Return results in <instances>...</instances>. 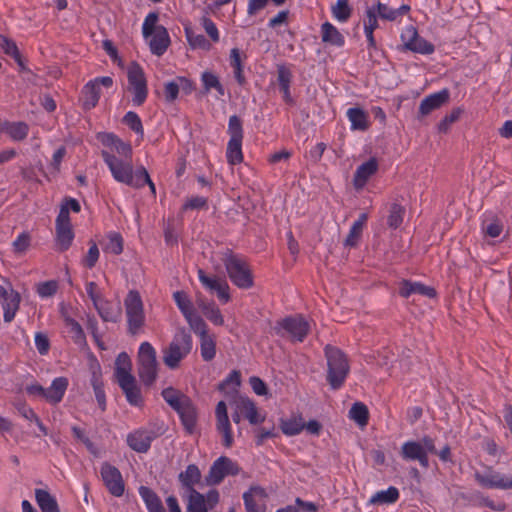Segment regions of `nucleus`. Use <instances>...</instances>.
<instances>
[{
    "label": "nucleus",
    "instance_id": "1",
    "mask_svg": "<svg viewBox=\"0 0 512 512\" xmlns=\"http://www.w3.org/2000/svg\"><path fill=\"white\" fill-rule=\"evenodd\" d=\"M159 16L156 12L146 15L142 24V35L147 41L153 55L162 56L170 45V36L167 29L158 25Z\"/></svg>",
    "mask_w": 512,
    "mask_h": 512
},
{
    "label": "nucleus",
    "instance_id": "2",
    "mask_svg": "<svg viewBox=\"0 0 512 512\" xmlns=\"http://www.w3.org/2000/svg\"><path fill=\"white\" fill-rule=\"evenodd\" d=\"M193 340L185 329H179L168 347L163 351V362L169 369L179 367L181 361L191 352Z\"/></svg>",
    "mask_w": 512,
    "mask_h": 512
},
{
    "label": "nucleus",
    "instance_id": "3",
    "mask_svg": "<svg viewBox=\"0 0 512 512\" xmlns=\"http://www.w3.org/2000/svg\"><path fill=\"white\" fill-rule=\"evenodd\" d=\"M102 158L107 165L113 179L130 187L138 186L137 169H134L132 159H120L117 155L103 150Z\"/></svg>",
    "mask_w": 512,
    "mask_h": 512
},
{
    "label": "nucleus",
    "instance_id": "4",
    "mask_svg": "<svg viewBox=\"0 0 512 512\" xmlns=\"http://www.w3.org/2000/svg\"><path fill=\"white\" fill-rule=\"evenodd\" d=\"M327 358V381L332 389L340 388L349 372V363L344 354L336 347L327 346L325 348Z\"/></svg>",
    "mask_w": 512,
    "mask_h": 512
},
{
    "label": "nucleus",
    "instance_id": "5",
    "mask_svg": "<svg viewBox=\"0 0 512 512\" xmlns=\"http://www.w3.org/2000/svg\"><path fill=\"white\" fill-rule=\"evenodd\" d=\"M223 261L227 274L236 287L246 290L254 285L251 269L243 258L238 255L228 254Z\"/></svg>",
    "mask_w": 512,
    "mask_h": 512
},
{
    "label": "nucleus",
    "instance_id": "6",
    "mask_svg": "<svg viewBox=\"0 0 512 512\" xmlns=\"http://www.w3.org/2000/svg\"><path fill=\"white\" fill-rule=\"evenodd\" d=\"M138 374L142 382L151 385L157 377L158 362L155 348L151 343L142 342L138 349Z\"/></svg>",
    "mask_w": 512,
    "mask_h": 512
},
{
    "label": "nucleus",
    "instance_id": "7",
    "mask_svg": "<svg viewBox=\"0 0 512 512\" xmlns=\"http://www.w3.org/2000/svg\"><path fill=\"white\" fill-rule=\"evenodd\" d=\"M127 328L132 335L138 334L145 323L142 298L138 291L130 290L124 300Z\"/></svg>",
    "mask_w": 512,
    "mask_h": 512
},
{
    "label": "nucleus",
    "instance_id": "8",
    "mask_svg": "<svg viewBox=\"0 0 512 512\" xmlns=\"http://www.w3.org/2000/svg\"><path fill=\"white\" fill-rule=\"evenodd\" d=\"M402 45L398 47L401 52L410 51L422 55H430L435 52L433 43L421 37L415 26H407L400 35Z\"/></svg>",
    "mask_w": 512,
    "mask_h": 512
},
{
    "label": "nucleus",
    "instance_id": "9",
    "mask_svg": "<svg viewBox=\"0 0 512 512\" xmlns=\"http://www.w3.org/2000/svg\"><path fill=\"white\" fill-rule=\"evenodd\" d=\"M129 91L132 93V104L141 106L147 99L148 87L145 73L142 67L133 62L127 70Z\"/></svg>",
    "mask_w": 512,
    "mask_h": 512
},
{
    "label": "nucleus",
    "instance_id": "10",
    "mask_svg": "<svg viewBox=\"0 0 512 512\" xmlns=\"http://www.w3.org/2000/svg\"><path fill=\"white\" fill-rule=\"evenodd\" d=\"M310 325L308 321L300 315L290 316L282 319L275 326L276 333L287 335L295 341L302 342L306 337Z\"/></svg>",
    "mask_w": 512,
    "mask_h": 512
},
{
    "label": "nucleus",
    "instance_id": "11",
    "mask_svg": "<svg viewBox=\"0 0 512 512\" xmlns=\"http://www.w3.org/2000/svg\"><path fill=\"white\" fill-rule=\"evenodd\" d=\"M114 84L113 78L110 76L96 77L88 81L82 89L81 101L84 109L90 110L94 108L100 99L101 87L111 88Z\"/></svg>",
    "mask_w": 512,
    "mask_h": 512
},
{
    "label": "nucleus",
    "instance_id": "12",
    "mask_svg": "<svg viewBox=\"0 0 512 512\" xmlns=\"http://www.w3.org/2000/svg\"><path fill=\"white\" fill-rule=\"evenodd\" d=\"M241 471L239 465L226 456L218 457L211 465L205 481L208 485H218L228 475H238Z\"/></svg>",
    "mask_w": 512,
    "mask_h": 512
},
{
    "label": "nucleus",
    "instance_id": "13",
    "mask_svg": "<svg viewBox=\"0 0 512 512\" xmlns=\"http://www.w3.org/2000/svg\"><path fill=\"white\" fill-rule=\"evenodd\" d=\"M485 469L486 474H481L478 471L474 474V479L480 486L488 489H512V475H502L492 466H485Z\"/></svg>",
    "mask_w": 512,
    "mask_h": 512
},
{
    "label": "nucleus",
    "instance_id": "14",
    "mask_svg": "<svg viewBox=\"0 0 512 512\" xmlns=\"http://www.w3.org/2000/svg\"><path fill=\"white\" fill-rule=\"evenodd\" d=\"M220 495L216 489L209 490L202 494L197 490L188 492L187 512H208L219 502Z\"/></svg>",
    "mask_w": 512,
    "mask_h": 512
},
{
    "label": "nucleus",
    "instance_id": "15",
    "mask_svg": "<svg viewBox=\"0 0 512 512\" xmlns=\"http://www.w3.org/2000/svg\"><path fill=\"white\" fill-rule=\"evenodd\" d=\"M100 474L105 487L111 495L121 497L124 494L125 484L118 468L105 462L101 465Z\"/></svg>",
    "mask_w": 512,
    "mask_h": 512
},
{
    "label": "nucleus",
    "instance_id": "16",
    "mask_svg": "<svg viewBox=\"0 0 512 512\" xmlns=\"http://www.w3.org/2000/svg\"><path fill=\"white\" fill-rule=\"evenodd\" d=\"M20 300L19 293L9 283L0 285V304L3 308V319L5 322L9 323L14 319L19 309Z\"/></svg>",
    "mask_w": 512,
    "mask_h": 512
},
{
    "label": "nucleus",
    "instance_id": "17",
    "mask_svg": "<svg viewBox=\"0 0 512 512\" xmlns=\"http://www.w3.org/2000/svg\"><path fill=\"white\" fill-rule=\"evenodd\" d=\"M450 100V91L448 88H443L442 90L432 93L426 96L420 102L418 108L417 119L420 120L423 117L429 115L433 111L440 109Z\"/></svg>",
    "mask_w": 512,
    "mask_h": 512
},
{
    "label": "nucleus",
    "instance_id": "18",
    "mask_svg": "<svg viewBox=\"0 0 512 512\" xmlns=\"http://www.w3.org/2000/svg\"><path fill=\"white\" fill-rule=\"evenodd\" d=\"M156 434L149 429L139 428L127 435V445L137 453H146L150 447L152 441L156 438Z\"/></svg>",
    "mask_w": 512,
    "mask_h": 512
},
{
    "label": "nucleus",
    "instance_id": "19",
    "mask_svg": "<svg viewBox=\"0 0 512 512\" xmlns=\"http://www.w3.org/2000/svg\"><path fill=\"white\" fill-rule=\"evenodd\" d=\"M216 428L217 431L222 435V444L229 448L233 444V435L230 420L227 413V406L224 401L218 402L216 409Z\"/></svg>",
    "mask_w": 512,
    "mask_h": 512
},
{
    "label": "nucleus",
    "instance_id": "20",
    "mask_svg": "<svg viewBox=\"0 0 512 512\" xmlns=\"http://www.w3.org/2000/svg\"><path fill=\"white\" fill-rule=\"evenodd\" d=\"M235 407L252 425L260 424L266 418V414L260 412L255 402L247 396H238L235 400Z\"/></svg>",
    "mask_w": 512,
    "mask_h": 512
},
{
    "label": "nucleus",
    "instance_id": "21",
    "mask_svg": "<svg viewBox=\"0 0 512 512\" xmlns=\"http://www.w3.org/2000/svg\"><path fill=\"white\" fill-rule=\"evenodd\" d=\"M401 457L407 461H418L424 469L429 468V458L426 455L425 448L418 441H406L401 446Z\"/></svg>",
    "mask_w": 512,
    "mask_h": 512
},
{
    "label": "nucleus",
    "instance_id": "22",
    "mask_svg": "<svg viewBox=\"0 0 512 512\" xmlns=\"http://www.w3.org/2000/svg\"><path fill=\"white\" fill-rule=\"evenodd\" d=\"M268 494L261 486H252L243 494L246 512H264Z\"/></svg>",
    "mask_w": 512,
    "mask_h": 512
},
{
    "label": "nucleus",
    "instance_id": "23",
    "mask_svg": "<svg viewBox=\"0 0 512 512\" xmlns=\"http://www.w3.org/2000/svg\"><path fill=\"white\" fill-rule=\"evenodd\" d=\"M398 294L403 298H409L413 294H419L432 299L437 296V291L434 287L427 286L421 282L403 279L399 283Z\"/></svg>",
    "mask_w": 512,
    "mask_h": 512
},
{
    "label": "nucleus",
    "instance_id": "24",
    "mask_svg": "<svg viewBox=\"0 0 512 512\" xmlns=\"http://www.w3.org/2000/svg\"><path fill=\"white\" fill-rule=\"evenodd\" d=\"M247 59L245 52L239 48H232L229 53V66L232 69L233 76L238 85L243 86L246 83L244 74V64Z\"/></svg>",
    "mask_w": 512,
    "mask_h": 512
},
{
    "label": "nucleus",
    "instance_id": "25",
    "mask_svg": "<svg viewBox=\"0 0 512 512\" xmlns=\"http://www.w3.org/2000/svg\"><path fill=\"white\" fill-rule=\"evenodd\" d=\"M378 167L379 164L375 157H371L369 160L358 166L354 173V189H362L370 177L378 171Z\"/></svg>",
    "mask_w": 512,
    "mask_h": 512
},
{
    "label": "nucleus",
    "instance_id": "26",
    "mask_svg": "<svg viewBox=\"0 0 512 512\" xmlns=\"http://www.w3.org/2000/svg\"><path fill=\"white\" fill-rule=\"evenodd\" d=\"M69 381L66 377H56L50 386L46 388V401L51 405L60 403L67 391Z\"/></svg>",
    "mask_w": 512,
    "mask_h": 512
},
{
    "label": "nucleus",
    "instance_id": "27",
    "mask_svg": "<svg viewBox=\"0 0 512 512\" xmlns=\"http://www.w3.org/2000/svg\"><path fill=\"white\" fill-rule=\"evenodd\" d=\"M201 84L203 87V91L206 94L211 93L212 91L216 92V98L219 99L226 94L225 87L220 81L219 76L210 70H205L201 73L200 76Z\"/></svg>",
    "mask_w": 512,
    "mask_h": 512
},
{
    "label": "nucleus",
    "instance_id": "28",
    "mask_svg": "<svg viewBox=\"0 0 512 512\" xmlns=\"http://www.w3.org/2000/svg\"><path fill=\"white\" fill-rule=\"evenodd\" d=\"M117 382L120 388L122 389L123 393L125 394V397L129 404L133 406H140L142 403V396L140 388L136 383L135 377L123 378Z\"/></svg>",
    "mask_w": 512,
    "mask_h": 512
},
{
    "label": "nucleus",
    "instance_id": "29",
    "mask_svg": "<svg viewBox=\"0 0 512 512\" xmlns=\"http://www.w3.org/2000/svg\"><path fill=\"white\" fill-rule=\"evenodd\" d=\"M201 471L195 464H189L184 471H182L179 476V482L183 488L187 490V492H191L195 489V485H197L201 480Z\"/></svg>",
    "mask_w": 512,
    "mask_h": 512
},
{
    "label": "nucleus",
    "instance_id": "30",
    "mask_svg": "<svg viewBox=\"0 0 512 512\" xmlns=\"http://www.w3.org/2000/svg\"><path fill=\"white\" fill-rule=\"evenodd\" d=\"M279 424L282 433L288 437L300 434L305 426L300 414H294L289 418H281Z\"/></svg>",
    "mask_w": 512,
    "mask_h": 512
},
{
    "label": "nucleus",
    "instance_id": "31",
    "mask_svg": "<svg viewBox=\"0 0 512 512\" xmlns=\"http://www.w3.org/2000/svg\"><path fill=\"white\" fill-rule=\"evenodd\" d=\"M376 12V16L388 21H395L398 17L406 15L410 12L411 7L408 4H402L399 8H390L388 5L378 2L376 6H373Z\"/></svg>",
    "mask_w": 512,
    "mask_h": 512
},
{
    "label": "nucleus",
    "instance_id": "32",
    "mask_svg": "<svg viewBox=\"0 0 512 512\" xmlns=\"http://www.w3.org/2000/svg\"><path fill=\"white\" fill-rule=\"evenodd\" d=\"M138 492L148 512H165L159 496L152 489L140 486Z\"/></svg>",
    "mask_w": 512,
    "mask_h": 512
},
{
    "label": "nucleus",
    "instance_id": "33",
    "mask_svg": "<svg viewBox=\"0 0 512 512\" xmlns=\"http://www.w3.org/2000/svg\"><path fill=\"white\" fill-rule=\"evenodd\" d=\"M321 38L324 43L336 47H342L345 43L343 34L330 22L321 25Z\"/></svg>",
    "mask_w": 512,
    "mask_h": 512
},
{
    "label": "nucleus",
    "instance_id": "34",
    "mask_svg": "<svg viewBox=\"0 0 512 512\" xmlns=\"http://www.w3.org/2000/svg\"><path fill=\"white\" fill-rule=\"evenodd\" d=\"M378 27V20L374 7H368L366 17L364 19V32L368 42L369 49H376V40L374 37V30Z\"/></svg>",
    "mask_w": 512,
    "mask_h": 512
},
{
    "label": "nucleus",
    "instance_id": "35",
    "mask_svg": "<svg viewBox=\"0 0 512 512\" xmlns=\"http://www.w3.org/2000/svg\"><path fill=\"white\" fill-rule=\"evenodd\" d=\"M2 132H5L13 141L24 140L29 133V126L25 122H3Z\"/></svg>",
    "mask_w": 512,
    "mask_h": 512
},
{
    "label": "nucleus",
    "instance_id": "36",
    "mask_svg": "<svg viewBox=\"0 0 512 512\" xmlns=\"http://www.w3.org/2000/svg\"><path fill=\"white\" fill-rule=\"evenodd\" d=\"M278 84L281 92L283 93V99L287 103H292V96L290 93V84L292 80V72L286 65L277 66Z\"/></svg>",
    "mask_w": 512,
    "mask_h": 512
},
{
    "label": "nucleus",
    "instance_id": "37",
    "mask_svg": "<svg viewBox=\"0 0 512 512\" xmlns=\"http://www.w3.org/2000/svg\"><path fill=\"white\" fill-rule=\"evenodd\" d=\"M399 496V490L394 486H389L386 490L377 491L369 499V503L373 505H389L397 502Z\"/></svg>",
    "mask_w": 512,
    "mask_h": 512
},
{
    "label": "nucleus",
    "instance_id": "38",
    "mask_svg": "<svg viewBox=\"0 0 512 512\" xmlns=\"http://www.w3.org/2000/svg\"><path fill=\"white\" fill-rule=\"evenodd\" d=\"M187 431L192 432L196 424V409L190 399L176 410Z\"/></svg>",
    "mask_w": 512,
    "mask_h": 512
},
{
    "label": "nucleus",
    "instance_id": "39",
    "mask_svg": "<svg viewBox=\"0 0 512 512\" xmlns=\"http://www.w3.org/2000/svg\"><path fill=\"white\" fill-rule=\"evenodd\" d=\"M36 502L42 512H59L55 498L46 490H35Z\"/></svg>",
    "mask_w": 512,
    "mask_h": 512
},
{
    "label": "nucleus",
    "instance_id": "40",
    "mask_svg": "<svg viewBox=\"0 0 512 512\" xmlns=\"http://www.w3.org/2000/svg\"><path fill=\"white\" fill-rule=\"evenodd\" d=\"M131 360L129 355L126 352H121L115 361V377L117 381L123 378H131L134 377L131 374Z\"/></svg>",
    "mask_w": 512,
    "mask_h": 512
},
{
    "label": "nucleus",
    "instance_id": "41",
    "mask_svg": "<svg viewBox=\"0 0 512 512\" xmlns=\"http://www.w3.org/2000/svg\"><path fill=\"white\" fill-rule=\"evenodd\" d=\"M101 245L104 252L119 255L123 251V238L117 232H109Z\"/></svg>",
    "mask_w": 512,
    "mask_h": 512
},
{
    "label": "nucleus",
    "instance_id": "42",
    "mask_svg": "<svg viewBox=\"0 0 512 512\" xmlns=\"http://www.w3.org/2000/svg\"><path fill=\"white\" fill-rule=\"evenodd\" d=\"M101 319L105 322H117L120 316L119 310L115 309L113 305L102 298L100 302L94 305Z\"/></svg>",
    "mask_w": 512,
    "mask_h": 512
},
{
    "label": "nucleus",
    "instance_id": "43",
    "mask_svg": "<svg viewBox=\"0 0 512 512\" xmlns=\"http://www.w3.org/2000/svg\"><path fill=\"white\" fill-rule=\"evenodd\" d=\"M200 338V354L204 361H211L216 355V340L212 334H204Z\"/></svg>",
    "mask_w": 512,
    "mask_h": 512
},
{
    "label": "nucleus",
    "instance_id": "44",
    "mask_svg": "<svg viewBox=\"0 0 512 512\" xmlns=\"http://www.w3.org/2000/svg\"><path fill=\"white\" fill-rule=\"evenodd\" d=\"M56 229V244L59 250H67L73 242L74 232L72 226H55Z\"/></svg>",
    "mask_w": 512,
    "mask_h": 512
},
{
    "label": "nucleus",
    "instance_id": "45",
    "mask_svg": "<svg viewBox=\"0 0 512 512\" xmlns=\"http://www.w3.org/2000/svg\"><path fill=\"white\" fill-rule=\"evenodd\" d=\"M370 420V411L367 405L361 401H354V424L365 430Z\"/></svg>",
    "mask_w": 512,
    "mask_h": 512
},
{
    "label": "nucleus",
    "instance_id": "46",
    "mask_svg": "<svg viewBox=\"0 0 512 512\" xmlns=\"http://www.w3.org/2000/svg\"><path fill=\"white\" fill-rule=\"evenodd\" d=\"M162 397L166 403L175 411L180 408L189 398L182 394L180 391L168 387L162 391Z\"/></svg>",
    "mask_w": 512,
    "mask_h": 512
},
{
    "label": "nucleus",
    "instance_id": "47",
    "mask_svg": "<svg viewBox=\"0 0 512 512\" xmlns=\"http://www.w3.org/2000/svg\"><path fill=\"white\" fill-rule=\"evenodd\" d=\"M199 307L204 314V316L211 321L214 325L221 326L224 324V318L220 311V309L216 306L215 303H200Z\"/></svg>",
    "mask_w": 512,
    "mask_h": 512
},
{
    "label": "nucleus",
    "instance_id": "48",
    "mask_svg": "<svg viewBox=\"0 0 512 512\" xmlns=\"http://www.w3.org/2000/svg\"><path fill=\"white\" fill-rule=\"evenodd\" d=\"M406 209L399 203H392L389 209V215L387 218V225L391 229H397L403 223Z\"/></svg>",
    "mask_w": 512,
    "mask_h": 512
},
{
    "label": "nucleus",
    "instance_id": "49",
    "mask_svg": "<svg viewBox=\"0 0 512 512\" xmlns=\"http://www.w3.org/2000/svg\"><path fill=\"white\" fill-rule=\"evenodd\" d=\"M226 158L229 164L236 165L243 161L242 140H229L227 143Z\"/></svg>",
    "mask_w": 512,
    "mask_h": 512
},
{
    "label": "nucleus",
    "instance_id": "50",
    "mask_svg": "<svg viewBox=\"0 0 512 512\" xmlns=\"http://www.w3.org/2000/svg\"><path fill=\"white\" fill-rule=\"evenodd\" d=\"M185 36L193 49L210 50V42L201 34H196L191 28L185 27Z\"/></svg>",
    "mask_w": 512,
    "mask_h": 512
},
{
    "label": "nucleus",
    "instance_id": "51",
    "mask_svg": "<svg viewBox=\"0 0 512 512\" xmlns=\"http://www.w3.org/2000/svg\"><path fill=\"white\" fill-rule=\"evenodd\" d=\"M98 370H100L99 367H98ZM100 376H101L100 371H93L92 378H91V385L93 387L95 398H96L99 406L102 409H105L106 397H105V391H104L103 383L101 381Z\"/></svg>",
    "mask_w": 512,
    "mask_h": 512
},
{
    "label": "nucleus",
    "instance_id": "52",
    "mask_svg": "<svg viewBox=\"0 0 512 512\" xmlns=\"http://www.w3.org/2000/svg\"><path fill=\"white\" fill-rule=\"evenodd\" d=\"M240 384V373L234 370L219 384V390L226 394L236 393Z\"/></svg>",
    "mask_w": 512,
    "mask_h": 512
},
{
    "label": "nucleus",
    "instance_id": "53",
    "mask_svg": "<svg viewBox=\"0 0 512 512\" xmlns=\"http://www.w3.org/2000/svg\"><path fill=\"white\" fill-rule=\"evenodd\" d=\"M332 15L338 22H346L351 15L349 0H337L331 8Z\"/></svg>",
    "mask_w": 512,
    "mask_h": 512
},
{
    "label": "nucleus",
    "instance_id": "54",
    "mask_svg": "<svg viewBox=\"0 0 512 512\" xmlns=\"http://www.w3.org/2000/svg\"><path fill=\"white\" fill-rule=\"evenodd\" d=\"M371 126L368 113L359 106H354V131H367Z\"/></svg>",
    "mask_w": 512,
    "mask_h": 512
},
{
    "label": "nucleus",
    "instance_id": "55",
    "mask_svg": "<svg viewBox=\"0 0 512 512\" xmlns=\"http://www.w3.org/2000/svg\"><path fill=\"white\" fill-rule=\"evenodd\" d=\"M185 319L193 332L199 337L208 333L205 321L195 311L186 315Z\"/></svg>",
    "mask_w": 512,
    "mask_h": 512
},
{
    "label": "nucleus",
    "instance_id": "56",
    "mask_svg": "<svg viewBox=\"0 0 512 512\" xmlns=\"http://www.w3.org/2000/svg\"><path fill=\"white\" fill-rule=\"evenodd\" d=\"M123 122L137 135L143 138L144 128L142 125L141 118L138 116L136 112L128 111L123 117Z\"/></svg>",
    "mask_w": 512,
    "mask_h": 512
},
{
    "label": "nucleus",
    "instance_id": "57",
    "mask_svg": "<svg viewBox=\"0 0 512 512\" xmlns=\"http://www.w3.org/2000/svg\"><path fill=\"white\" fill-rule=\"evenodd\" d=\"M463 112L464 110L461 107L453 108L452 111L449 114H446L438 123V131L440 133H446L449 130L450 125L456 122Z\"/></svg>",
    "mask_w": 512,
    "mask_h": 512
},
{
    "label": "nucleus",
    "instance_id": "58",
    "mask_svg": "<svg viewBox=\"0 0 512 512\" xmlns=\"http://www.w3.org/2000/svg\"><path fill=\"white\" fill-rule=\"evenodd\" d=\"M173 298L184 317L194 311L193 305L185 292L176 291L173 294Z\"/></svg>",
    "mask_w": 512,
    "mask_h": 512
},
{
    "label": "nucleus",
    "instance_id": "59",
    "mask_svg": "<svg viewBox=\"0 0 512 512\" xmlns=\"http://www.w3.org/2000/svg\"><path fill=\"white\" fill-rule=\"evenodd\" d=\"M229 140H243V128L240 118L236 115L229 117L228 121Z\"/></svg>",
    "mask_w": 512,
    "mask_h": 512
},
{
    "label": "nucleus",
    "instance_id": "60",
    "mask_svg": "<svg viewBox=\"0 0 512 512\" xmlns=\"http://www.w3.org/2000/svg\"><path fill=\"white\" fill-rule=\"evenodd\" d=\"M109 152L115 155L117 154L120 159H132L131 145L122 141L120 138H118Z\"/></svg>",
    "mask_w": 512,
    "mask_h": 512
},
{
    "label": "nucleus",
    "instance_id": "61",
    "mask_svg": "<svg viewBox=\"0 0 512 512\" xmlns=\"http://www.w3.org/2000/svg\"><path fill=\"white\" fill-rule=\"evenodd\" d=\"M109 152L115 155L117 154L120 159H132L131 145L122 141L120 138H118Z\"/></svg>",
    "mask_w": 512,
    "mask_h": 512
},
{
    "label": "nucleus",
    "instance_id": "62",
    "mask_svg": "<svg viewBox=\"0 0 512 512\" xmlns=\"http://www.w3.org/2000/svg\"><path fill=\"white\" fill-rule=\"evenodd\" d=\"M198 278L201 284L210 291H215L220 286V283L224 281V279L218 278L216 276H207L202 269L198 270Z\"/></svg>",
    "mask_w": 512,
    "mask_h": 512
},
{
    "label": "nucleus",
    "instance_id": "63",
    "mask_svg": "<svg viewBox=\"0 0 512 512\" xmlns=\"http://www.w3.org/2000/svg\"><path fill=\"white\" fill-rule=\"evenodd\" d=\"M31 243V237L28 232L20 233L13 241V251L17 254H22L27 251Z\"/></svg>",
    "mask_w": 512,
    "mask_h": 512
},
{
    "label": "nucleus",
    "instance_id": "64",
    "mask_svg": "<svg viewBox=\"0 0 512 512\" xmlns=\"http://www.w3.org/2000/svg\"><path fill=\"white\" fill-rule=\"evenodd\" d=\"M200 23L205 32L207 33V35L210 37V39L214 43L218 42L220 39V33L216 24L209 17L206 16H203L201 18Z\"/></svg>",
    "mask_w": 512,
    "mask_h": 512
}]
</instances>
